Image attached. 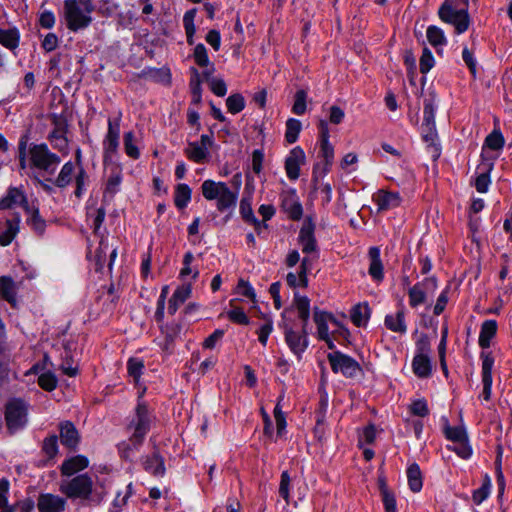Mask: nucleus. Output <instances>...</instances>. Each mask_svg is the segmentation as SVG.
<instances>
[{"label":"nucleus","mask_w":512,"mask_h":512,"mask_svg":"<svg viewBox=\"0 0 512 512\" xmlns=\"http://www.w3.org/2000/svg\"><path fill=\"white\" fill-rule=\"evenodd\" d=\"M93 0H65L64 17L67 28L73 32L87 28L92 23Z\"/></svg>","instance_id":"nucleus-2"},{"label":"nucleus","mask_w":512,"mask_h":512,"mask_svg":"<svg viewBox=\"0 0 512 512\" xmlns=\"http://www.w3.org/2000/svg\"><path fill=\"white\" fill-rule=\"evenodd\" d=\"M293 305L298 312V317L302 325L307 327L310 317V300L306 296H301L299 293L294 294Z\"/></svg>","instance_id":"nucleus-29"},{"label":"nucleus","mask_w":512,"mask_h":512,"mask_svg":"<svg viewBox=\"0 0 512 512\" xmlns=\"http://www.w3.org/2000/svg\"><path fill=\"white\" fill-rule=\"evenodd\" d=\"M17 287L10 276L0 277V296L9 302L13 307L16 305Z\"/></svg>","instance_id":"nucleus-25"},{"label":"nucleus","mask_w":512,"mask_h":512,"mask_svg":"<svg viewBox=\"0 0 512 512\" xmlns=\"http://www.w3.org/2000/svg\"><path fill=\"white\" fill-rule=\"evenodd\" d=\"M120 122L121 113L114 119H108V130L103 140V162L114 161L115 156L118 153L119 138H120Z\"/></svg>","instance_id":"nucleus-7"},{"label":"nucleus","mask_w":512,"mask_h":512,"mask_svg":"<svg viewBox=\"0 0 512 512\" xmlns=\"http://www.w3.org/2000/svg\"><path fill=\"white\" fill-rule=\"evenodd\" d=\"M492 169V162H482L480 165H478L477 170L479 171V175L475 179V188L478 192H487L491 182L489 174Z\"/></svg>","instance_id":"nucleus-24"},{"label":"nucleus","mask_w":512,"mask_h":512,"mask_svg":"<svg viewBox=\"0 0 512 512\" xmlns=\"http://www.w3.org/2000/svg\"><path fill=\"white\" fill-rule=\"evenodd\" d=\"M38 384L42 389L52 391L57 386V379L52 372H46L39 376Z\"/></svg>","instance_id":"nucleus-54"},{"label":"nucleus","mask_w":512,"mask_h":512,"mask_svg":"<svg viewBox=\"0 0 512 512\" xmlns=\"http://www.w3.org/2000/svg\"><path fill=\"white\" fill-rule=\"evenodd\" d=\"M333 372H341L346 377H354L361 370L359 363L352 357L339 351L327 356Z\"/></svg>","instance_id":"nucleus-9"},{"label":"nucleus","mask_w":512,"mask_h":512,"mask_svg":"<svg viewBox=\"0 0 512 512\" xmlns=\"http://www.w3.org/2000/svg\"><path fill=\"white\" fill-rule=\"evenodd\" d=\"M287 311L288 310L286 309L282 314L283 322L281 325L284 332L285 342L291 352L300 358L301 354L307 349L309 345L307 327L304 328V326L301 325V329L296 331L293 324L289 322L285 317Z\"/></svg>","instance_id":"nucleus-6"},{"label":"nucleus","mask_w":512,"mask_h":512,"mask_svg":"<svg viewBox=\"0 0 512 512\" xmlns=\"http://www.w3.org/2000/svg\"><path fill=\"white\" fill-rule=\"evenodd\" d=\"M282 208L292 220L301 219L303 208L301 203L296 199L294 193L283 198Z\"/></svg>","instance_id":"nucleus-27"},{"label":"nucleus","mask_w":512,"mask_h":512,"mask_svg":"<svg viewBox=\"0 0 512 512\" xmlns=\"http://www.w3.org/2000/svg\"><path fill=\"white\" fill-rule=\"evenodd\" d=\"M191 200V189L187 184L181 183L176 186L174 203L178 209L185 208Z\"/></svg>","instance_id":"nucleus-36"},{"label":"nucleus","mask_w":512,"mask_h":512,"mask_svg":"<svg viewBox=\"0 0 512 512\" xmlns=\"http://www.w3.org/2000/svg\"><path fill=\"white\" fill-rule=\"evenodd\" d=\"M313 319L317 325L319 339L328 338V322H331L333 325H338V321L333 317L332 314L322 311L317 307L314 308Z\"/></svg>","instance_id":"nucleus-17"},{"label":"nucleus","mask_w":512,"mask_h":512,"mask_svg":"<svg viewBox=\"0 0 512 512\" xmlns=\"http://www.w3.org/2000/svg\"><path fill=\"white\" fill-rule=\"evenodd\" d=\"M482 383H483V391L481 397L488 401L491 397V387H492V368L494 365V358L491 353H482Z\"/></svg>","instance_id":"nucleus-12"},{"label":"nucleus","mask_w":512,"mask_h":512,"mask_svg":"<svg viewBox=\"0 0 512 512\" xmlns=\"http://www.w3.org/2000/svg\"><path fill=\"white\" fill-rule=\"evenodd\" d=\"M444 432H445V436L447 437V439H449L453 442L467 440L466 430L462 426H455V427L446 426L444 429Z\"/></svg>","instance_id":"nucleus-48"},{"label":"nucleus","mask_w":512,"mask_h":512,"mask_svg":"<svg viewBox=\"0 0 512 512\" xmlns=\"http://www.w3.org/2000/svg\"><path fill=\"white\" fill-rule=\"evenodd\" d=\"M422 137L423 140L428 144L427 148L429 150V153H431V156L434 160H437L440 156V148L436 144L437 140V131L436 126H426L422 125Z\"/></svg>","instance_id":"nucleus-23"},{"label":"nucleus","mask_w":512,"mask_h":512,"mask_svg":"<svg viewBox=\"0 0 512 512\" xmlns=\"http://www.w3.org/2000/svg\"><path fill=\"white\" fill-rule=\"evenodd\" d=\"M19 31L16 28L0 29V44L10 50H15L19 45Z\"/></svg>","instance_id":"nucleus-33"},{"label":"nucleus","mask_w":512,"mask_h":512,"mask_svg":"<svg viewBox=\"0 0 512 512\" xmlns=\"http://www.w3.org/2000/svg\"><path fill=\"white\" fill-rule=\"evenodd\" d=\"M227 317L230 321L240 325H248L250 323L248 316L242 308L234 307L227 312Z\"/></svg>","instance_id":"nucleus-52"},{"label":"nucleus","mask_w":512,"mask_h":512,"mask_svg":"<svg viewBox=\"0 0 512 512\" xmlns=\"http://www.w3.org/2000/svg\"><path fill=\"white\" fill-rule=\"evenodd\" d=\"M319 130L321 137V154L325 160V165L330 166L334 158V149L329 143V128L328 123L325 120L319 121Z\"/></svg>","instance_id":"nucleus-18"},{"label":"nucleus","mask_w":512,"mask_h":512,"mask_svg":"<svg viewBox=\"0 0 512 512\" xmlns=\"http://www.w3.org/2000/svg\"><path fill=\"white\" fill-rule=\"evenodd\" d=\"M194 59L197 65L200 67H206L209 64V57L207 54L206 47L200 43L196 45L194 49Z\"/></svg>","instance_id":"nucleus-61"},{"label":"nucleus","mask_w":512,"mask_h":512,"mask_svg":"<svg viewBox=\"0 0 512 512\" xmlns=\"http://www.w3.org/2000/svg\"><path fill=\"white\" fill-rule=\"evenodd\" d=\"M89 465V461L85 456L77 455L65 460L61 465V473L65 476H72L73 474L84 470Z\"/></svg>","instance_id":"nucleus-20"},{"label":"nucleus","mask_w":512,"mask_h":512,"mask_svg":"<svg viewBox=\"0 0 512 512\" xmlns=\"http://www.w3.org/2000/svg\"><path fill=\"white\" fill-rule=\"evenodd\" d=\"M143 468L146 472L156 477H162L165 474L164 458L156 449L151 456H146L143 460Z\"/></svg>","instance_id":"nucleus-19"},{"label":"nucleus","mask_w":512,"mask_h":512,"mask_svg":"<svg viewBox=\"0 0 512 512\" xmlns=\"http://www.w3.org/2000/svg\"><path fill=\"white\" fill-rule=\"evenodd\" d=\"M301 131V122L297 119L290 118L286 122L285 139L289 144L297 141Z\"/></svg>","instance_id":"nucleus-42"},{"label":"nucleus","mask_w":512,"mask_h":512,"mask_svg":"<svg viewBox=\"0 0 512 512\" xmlns=\"http://www.w3.org/2000/svg\"><path fill=\"white\" fill-rule=\"evenodd\" d=\"M431 352V345L429 337L426 334H421L416 341V355L429 356Z\"/></svg>","instance_id":"nucleus-60"},{"label":"nucleus","mask_w":512,"mask_h":512,"mask_svg":"<svg viewBox=\"0 0 512 512\" xmlns=\"http://www.w3.org/2000/svg\"><path fill=\"white\" fill-rule=\"evenodd\" d=\"M222 185H226L224 182H215L213 180H205L201 185V191L205 199L215 200L222 192Z\"/></svg>","instance_id":"nucleus-35"},{"label":"nucleus","mask_w":512,"mask_h":512,"mask_svg":"<svg viewBox=\"0 0 512 512\" xmlns=\"http://www.w3.org/2000/svg\"><path fill=\"white\" fill-rule=\"evenodd\" d=\"M196 16V9H190L185 12L183 16V25L186 32L187 37V43L189 45H192L194 43V34H195V25H194V19Z\"/></svg>","instance_id":"nucleus-39"},{"label":"nucleus","mask_w":512,"mask_h":512,"mask_svg":"<svg viewBox=\"0 0 512 512\" xmlns=\"http://www.w3.org/2000/svg\"><path fill=\"white\" fill-rule=\"evenodd\" d=\"M110 170V174L107 178L106 187L104 191V198L108 195L110 198H113L114 195L120 190V185L122 182V168L120 165L112 162H108V164H104Z\"/></svg>","instance_id":"nucleus-14"},{"label":"nucleus","mask_w":512,"mask_h":512,"mask_svg":"<svg viewBox=\"0 0 512 512\" xmlns=\"http://www.w3.org/2000/svg\"><path fill=\"white\" fill-rule=\"evenodd\" d=\"M226 106L230 113L237 114L245 108V99L240 93L231 94L226 99Z\"/></svg>","instance_id":"nucleus-44"},{"label":"nucleus","mask_w":512,"mask_h":512,"mask_svg":"<svg viewBox=\"0 0 512 512\" xmlns=\"http://www.w3.org/2000/svg\"><path fill=\"white\" fill-rule=\"evenodd\" d=\"M496 332L497 323L495 320L484 321L479 335V346L483 349L488 348L490 346V341L495 336Z\"/></svg>","instance_id":"nucleus-30"},{"label":"nucleus","mask_w":512,"mask_h":512,"mask_svg":"<svg viewBox=\"0 0 512 512\" xmlns=\"http://www.w3.org/2000/svg\"><path fill=\"white\" fill-rule=\"evenodd\" d=\"M62 357V363L60 364V369L61 371L69 376V377H75L79 370H78V366L77 365H73L74 364V359H73V355H72V351L70 348H68L67 346L64 347V352L63 354L61 355Z\"/></svg>","instance_id":"nucleus-34"},{"label":"nucleus","mask_w":512,"mask_h":512,"mask_svg":"<svg viewBox=\"0 0 512 512\" xmlns=\"http://www.w3.org/2000/svg\"><path fill=\"white\" fill-rule=\"evenodd\" d=\"M408 484L413 492H419L422 488V475L417 464H412L407 469Z\"/></svg>","instance_id":"nucleus-38"},{"label":"nucleus","mask_w":512,"mask_h":512,"mask_svg":"<svg viewBox=\"0 0 512 512\" xmlns=\"http://www.w3.org/2000/svg\"><path fill=\"white\" fill-rule=\"evenodd\" d=\"M65 506L66 500L58 495L46 493L40 494L38 497L39 512H62Z\"/></svg>","instance_id":"nucleus-13"},{"label":"nucleus","mask_w":512,"mask_h":512,"mask_svg":"<svg viewBox=\"0 0 512 512\" xmlns=\"http://www.w3.org/2000/svg\"><path fill=\"white\" fill-rule=\"evenodd\" d=\"M369 316V308L367 305H356L351 311L352 322L360 327L365 324Z\"/></svg>","instance_id":"nucleus-45"},{"label":"nucleus","mask_w":512,"mask_h":512,"mask_svg":"<svg viewBox=\"0 0 512 512\" xmlns=\"http://www.w3.org/2000/svg\"><path fill=\"white\" fill-rule=\"evenodd\" d=\"M128 429L133 430L129 440L118 445L119 454L125 460H131L133 453L140 449L146 434L150 430V418L145 404L139 403L137 405L135 417L130 422Z\"/></svg>","instance_id":"nucleus-1"},{"label":"nucleus","mask_w":512,"mask_h":512,"mask_svg":"<svg viewBox=\"0 0 512 512\" xmlns=\"http://www.w3.org/2000/svg\"><path fill=\"white\" fill-rule=\"evenodd\" d=\"M20 205L29 211L27 198L20 188L10 187L7 194L0 199V210L10 209L14 206Z\"/></svg>","instance_id":"nucleus-15"},{"label":"nucleus","mask_w":512,"mask_h":512,"mask_svg":"<svg viewBox=\"0 0 512 512\" xmlns=\"http://www.w3.org/2000/svg\"><path fill=\"white\" fill-rule=\"evenodd\" d=\"M449 449L454 451L458 456H460L463 459H468L472 454V449L468 444V439L459 442H454V445L449 446Z\"/></svg>","instance_id":"nucleus-58"},{"label":"nucleus","mask_w":512,"mask_h":512,"mask_svg":"<svg viewBox=\"0 0 512 512\" xmlns=\"http://www.w3.org/2000/svg\"><path fill=\"white\" fill-rule=\"evenodd\" d=\"M385 325L389 330L393 332L405 333L407 327L404 320V312L398 311L395 316L387 315L385 317Z\"/></svg>","instance_id":"nucleus-37"},{"label":"nucleus","mask_w":512,"mask_h":512,"mask_svg":"<svg viewBox=\"0 0 512 512\" xmlns=\"http://www.w3.org/2000/svg\"><path fill=\"white\" fill-rule=\"evenodd\" d=\"M490 492V478L485 477V480L480 488L473 492V501L476 504H481L489 495Z\"/></svg>","instance_id":"nucleus-57"},{"label":"nucleus","mask_w":512,"mask_h":512,"mask_svg":"<svg viewBox=\"0 0 512 512\" xmlns=\"http://www.w3.org/2000/svg\"><path fill=\"white\" fill-rule=\"evenodd\" d=\"M211 91L218 97H223L227 93V86L223 79L216 78L209 81Z\"/></svg>","instance_id":"nucleus-62"},{"label":"nucleus","mask_w":512,"mask_h":512,"mask_svg":"<svg viewBox=\"0 0 512 512\" xmlns=\"http://www.w3.org/2000/svg\"><path fill=\"white\" fill-rule=\"evenodd\" d=\"M410 411L412 414L419 416V417H425L429 414V408L427 406L426 401L423 399L414 401L410 405Z\"/></svg>","instance_id":"nucleus-63"},{"label":"nucleus","mask_w":512,"mask_h":512,"mask_svg":"<svg viewBox=\"0 0 512 512\" xmlns=\"http://www.w3.org/2000/svg\"><path fill=\"white\" fill-rule=\"evenodd\" d=\"M378 210H389L398 207L401 202V197L396 192L379 191L375 197Z\"/></svg>","instance_id":"nucleus-22"},{"label":"nucleus","mask_w":512,"mask_h":512,"mask_svg":"<svg viewBox=\"0 0 512 512\" xmlns=\"http://www.w3.org/2000/svg\"><path fill=\"white\" fill-rule=\"evenodd\" d=\"M370 260L369 275L376 281H381L384 277L383 264L380 258V249L378 247H371L368 251Z\"/></svg>","instance_id":"nucleus-21"},{"label":"nucleus","mask_w":512,"mask_h":512,"mask_svg":"<svg viewBox=\"0 0 512 512\" xmlns=\"http://www.w3.org/2000/svg\"><path fill=\"white\" fill-rule=\"evenodd\" d=\"M306 98L307 93L305 90H298L295 94V101L292 107V112L296 115H302L306 111Z\"/></svg>","instance_id":"nucleus-51"},{"label":"nucleus","mask_w":512,"mask_h":512,"mask_svg":"<svg viewBox=\"0 0 512 512\" xmlns=\"http://www.w3.org/2000/svg\"><path fill=\"white\" fill-rule=\"evenodd\" d=\"M184 152L187 158L195 163H203L209 155V151L204 149L199 142H189Z\"/></svg>","instance_id":"nucleus-31"},{"label":"nucleus","mask_w":512,"mask_h":512,"mask_svg":"<svg viewBox=\"0 0 512 512\" xmlns=\"http://www.w3.org/2000/svg\"><path fill=\"white\" fill-rule=\"evenodd\" d=\"M426 36L429 43L436 48L447 43L443 30L437 26H429L426 31Z\"/></svg>","instance_id":"nucleus-40"},{"label":"nucleus","mask_w":512,"mask_h":512,"mask_svg":"<svg viewBox=\"0 0 512 512\" xmlns=\"http://www.w3.org/2000/svg\"><path fill=\"white\" fill-rule=\"evenodd\" d=\"M306 162V156L300 146L294 147L285 159V171L287 177L295 181L300 176V167Z\"/></svg>","instance_id":"nucleus-11"},{"label":"nucleus","mask_w":512,"mask_h":512,"mask_svg":"<svg viewBox=\"0 0 512 512\" xmlns=\"http://www.w3.org/2000/svg\"><path fill=\"white\" fill-rule=\"evenodd\" d=\"M422 125H426V126L435 125V110H434V105L430 99L424 100Z\"/></svg>","instance_id":"nucleus-56"},{"label":"nucleus","mask_w":512,"mask_h":512,"mask_svg":"<svg viewBox=\"0 0 512 512\" xmlns=\"http://www.w3.org/2000/svg\"><path fill=\"white\" fill-rule=\"evenodd\" d=\"M315 223L310 217H307L299 231L298 242L305 254L317 253L318 245L315 237Z\"/></svg>","instance_id":"nucleus-10"},{"label":"nucleus","mask_w":512,"mask_h":512,"mask_svg":"<svg viewBox=\"0 0 512 512\" xmlns=\"http://www.w3.org/2000/svg\"><path fill=\"white\" fill-rule=\"evenodd\" d=\"M291 478L288 471H283L281 474L279 494L285 500L286 504H289V487Z\"/></svg>","instance_id":"nucleus-59"},{"label":"nucleus","mask_w":512,"mask_h":512,"mask_svg":"<svg viewBox=\"0 0 512 512\" xmlns=\"http://www.w3.org/2000/svg\"><path fill=\"white\" fill-rule=\"evenodd\" d=\"M240 214L243 220L249 223L251 220L255 221V215L251 206V198L243 197L240 201Z\"/></svg>","instance_id":"nucleus-55"},{"label":"nucleus","mask_w":512,"mask_h":512,"mask_svg":"<svg viewBox=\"0 0 512 512\" xmlns=\"http://www.w3.org/2000/svg\"><path fill=\"white\" fill-rule=\"evenodd\" d=\"M61 491L70 499L80 498L90 500L95 505H99L104 498L103 493H96L91 497L93 480L87 473L75 476L66 484H62Z\"/></svg>","instance_id":"nucleus-4"},{"label":"nucleus","mask_w":512,"mask_h":512,"mask_svg":"<svg viewBox=\"0 0 512 512\" xmlns=\"http://www.w3.org/2000/svg\"><path fill=\"white\" fill-rule=\"evenodd\" d=\"M74 175L75 165L69 161L62 166L58 176L53 180V184L59 188H65L71 183Z\"/></svg>","instance_id":"nucleus-32"},{"label":"nucleus","mask_w":512,"mask_h":512,"mask_svg":"<svg viewBox=\"0 0 512 512\" xmlns=\"http://www.w3.org/2000/svg\"><path fill=\"white\" fill-rule=\"evenodd\" d=\"M382 501L385 507V512H397L396 499L394 494L390 490H384Z\"/></svg>","instance_id":"nucleus-64"},{"label":"nucleus","mask_w":512,"mask_h":512,"mask_svg":"<svg viewBox=\"0 0 512 512\" xmlns=\"http://www.w3.org/2000/svg\"><path fill=\"white\" fill-rule=\"evenodd\" d=\"M28 224L39 235H42L46 228L45 220L39 215L38 209H33L31 216L28 218Z\"/></svg>","instance_id":"nucleus-47"},{"label":"nucleus","mask_w":512,"mask_h":512,"mask_svg":"<svg viewBox=\"0 0 512 512\" xmlns=\"http://www.w3.org/2000/svg\"><path fill=\"white\" fill-rule=\"evenodd\" d=\"M30 166L53 175L61 162L60 157L51 152L44 143H32L28 150Z\"/></svg>","instance_id":"nucleus-5"},{"label":"nucleus","mask_w":512,"mask_h":512,"mask_svg":"<svg viewBox=\"0 0 512 512\" xmlns=\"http://www.w3.org/2000/svg\"><path fill=\"white\" fill-rule=\"evenodd\" d=\"M221 187L222 192L220 196L217 198V209L220 212H224L236 206L238 192L231 191L227 184L222 185Z\"/></svg>","instance_id":"nucleus-28"},{"label":"nucleus","mask_w":512,"mask_h":512,"mask_svg":"<svg viewBox=\"0 0 512 512\" xmlns=\"http://www.w3.org/2000/svg\"><path fill=\"white\" fill-rule=\"evenodd\" d=\"M61 443L69 448L76 449L80 436L75 425L70 421H64L59 424Z\"/></svg>","instance_id":"nucleus-16"},{"label":"nucleus","mask_w":512,"mask_h":512,"mask_svg":"<svg viewBox=\"0 0 512 512\" xmlns=\"http://www.w3.org/2000/svg\"><path fill=\"white\" fill-rule=\"evenodd\" d=\"M27 404L18 398L7 402L5 406V420L7 428L14 432L27 423Z\"/></svg>","instance_id":"nucleus-8"},{"label":"nucleus","mask_w":512,"mask_h":512,"mask_svg":"<svg viewBox=\"0 0 512 512\" xmlns=\"http://www.w3.org/2000/svg\"><path fill=\"white\" fill-rule=\"evenodd\" d=\"M438 16L443 22L452 24L458 34L464 33L470 24L468 0H445Z\"/></svg>","instance_id":"nucleus-3"},{"label":"nucleus","mask_w":512,"mask_h":512,"mask_svg":"<svg viewBox=\"0 0 512 512\" xmlns=\"http://www.w3.org/2000/svg\"><path fill=\"white\" fill-rule=\"evenodd\" d=\"M43 452L49 457L53 458L58 453V437L51 435L44 439L42 444Z\"/></svg>","instance_id":"nucleus-49"},{"label":"nucleus","mask_w":512,"mask_h":512,"mask_svg":"<svg viewBox=\"0 0 512 512\" xmlns=\"http://www.w3.org/2000/svg\"><path fill=\"white\" fill-rule=\"evenodd\" d=\"M434 63L435 61L431 51L427 47H424L419 63L420 72L422 74L428 73L434 66Z\"/></svg>","instance_id":"nucleus-53"},{"label":"nucleus","mask_w":512,"mask_h":512,"mask_svg":"<svg viewBox=\"0 0 512 512\" xmlns=\"http://www.w3.org/2000/svg\"><path fill=\"white\" fill-rule=\"evenodd\" d=\"M409 295V304L411 307L415 308L426 301V294L422 288L421 283L415 284L408 290Z\"/></svg>","instance_id":"nucleus-41"},{"label":"nucleus","mask_w":512,"mask_h":512,"mask_svg":"<svg viewBox=\"0 0 512 512\" xmlns=\"http://www.w3.org/2000/svg\"><path fill=\"white\" fill-rule=\"evenodd\" d=\"M412 370L419 378H428L432 372L430 356L415 355L412 361Z\"/></svg>","instance_id":"nucleus-26"},{"label":"nucleus","mask_w":512,"mask_h":512,"mask_svg":"<svg viewBox=\"0 0 512 512\" xmlns=\"http://www.w3.org/2000/svg\"><path fill=\"white\" fill-rule=\"evenodd\" d=\"M144 368V363L142 360L136 358H130L127 363L128 374L133 377L134 381L137 383Z\"/></svg>","instance_id":"nucleus-50"},{"label":"nucleus","mask_w":512,"mask_h":512,"mask_svg":"<svg viewBox=\"0 0 512 512\" xmlns=\"http://www.w3.org/2000/svg\"><path fill=\"white\" fill-rule=\"evenodd\" d=\"M124 149L127 156L132 159H138L140 157V151L135 143V135L132 131L124 134Z\"/></svg>","instance_id":"nucleus-43"},{"label":"nucleus","mask_w":512,"mask_h":512,"mask_svg":"<svg viewBox=\"0 0 512 512\" xmlns=\"http://www.w3.org/2000/svg\"><path fill=\"white\" fill-rule=\"evenodd\" d=\"M504 143V137L499 129H494L485 139V146L491 150L502 149Z\"/></svg>","instance_id":"nucleus-46"}]
</instances>
